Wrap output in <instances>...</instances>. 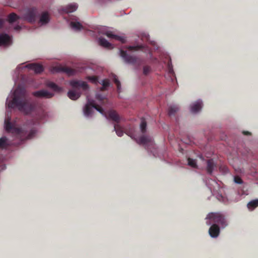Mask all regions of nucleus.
I'll return each mask as SVG.
<instances>
[{
  "mask_svg": "<svg viewBox=\"0 0 258 258\" xmlns=\"http://www.w3.org/2000/svg\"><path fill=\"white\" fill-rule=\"evenodd\" d=\"M6 104L9 108H17L26 114H30L35 107V104L30 101L25 88L21 85L15 90L12 99L8 98Z\"/></svg>",
  "mask_w": 258,
  "mask_h": 258,
  "instance_id": "nucleus-1",
  "label": "nucleus"
},
{
  "mask_svg": "<svg viewBox=\"0 0 258 258\" xmlns=\"http://www.w3.org/2000/svg\"><path fill=\"white\" fill-rule=\"evenodd\" d=\"M5 127L7 132L12 133L15 135L16 138L21 142L33 138L36 133L35 130L32 129L29 133L23 127H16L11 122V117L7 115L5 121Z\"/></svg>",
  "mask_w": 258,
  "mask_h": 258,
  "instance_id": "nucleus-2",
  "label": "nucleus"
},
{
  "mask_svg": "<svg viewBox=\"0 0 258 258\" xmlns=\"http://www.w3.org/2000/svg\"><path fill=\"white\" fill-rule=\"evenodd\" d=\"M72 89L68 92V97L73 100L78 99L81 96L82 92L86 94L89 91V86L86 82H70Z\"/></svg>",
  "mask_w": 258,
  "mask_h": 258,
  "instance_id": "nucleus-3",
  "label": "nucleus"
},
{
  "mask_svg": "<svg viewBox=\"0 0 258 258\" xmlns=\"http://www.w3.org/2000/svg\"><path fill=\"white\" fill-rule=\"evenodd\" d=\"M141 49H143L145 52H148L149 53V57L152 58V54L150 49L148 47L144 46L142 45H132L126 48H121L120 49V54L126 62L128 63H134L135 59L129 56L127 54V52H129L137 51Z\"/></svg>",
  "mask_w": 258,
  "mask_h": 258,
  "instance_id": "nucleus-4",
  "label": "nucleus"
},
{
  "mask_svg": "<svg viewBox=\"0 0 258 258\" xmlns=\"http://www.w3.org/2000/svg\"><path fill=\"white\" fill-rule=\"evenodd\" d=\"M206 219L209 220L207 221V224L211 225L212 224H218L221 228H224L228 225V222L224 215L219 212H211L209 213Z\"/></svg>",
  "mask_w": 258,
  "mask_h": 258,
  "instance_id": "nucleus-5",
  "label": "nucleus"
},
{
  "mask_svg": "<svg viewBox=\"0 0 258 258\" xmlns=\"http://www.w3.org/2000/svg\"><path fill=\"white\" fill-rule=\"evenodd\" d=\"M98 31L99 33L106 35L111 40H117L122 43L125 41V37L123 36L118 35L116 31L112 28L100 26L98 28Z\"/></svg>",
  "mask_w": 258,
  "mask_h": 258,
  "instance_id": "nucleus-6",
  "label": "nucleus"
},
{
  "mask_svg": "<svg viewBox=\"0 0 258 258\" xmlns=\"http://www.w3.org/2000/svg\"><path fill=\"white\" fill-rule=\"evenodd\" d=\"M27 69L29 70L33 71L36 74H39L44 70V67L41 63H21L18 65L16 69V72H19L21 70Z\"/></svg>",
  "mask_w": 258,
  "mask_h": 258,
  "instance_id": "nucleus-7",
  "label": "nucleus"
},
{
  "mask_svg": "<svg viewBox=\"0 0 258 258\" xmlns=\"http://www.w3.org/2000/svg\"><path fill=\"white\" fill-rule=\"evenodd\" d=\"M51 71L53 72H62L68 76H73L77 73L81 72L80 70L74 69L60 63H55L52 64L51 67Z\"/></svg>",
  "mask_w": 258,
  "mask_h": 258,
  "instance_id": "nucleus-8",
  "label": "nucleus"
},
{
  "mask_svg": "<svg viewBox=\"0 0 258 258\" xmlns=\"http://www.w3.org/2000/svg\"><path fill=\"white\" fill-rule=\"evenodd\" d=\"M88 99V103L86 105L84 109V114L86 116H88L92 114V107L96 109L98 111L103 114L104 112L103 109L99 105L96 104L93 100H90L88 98V96L87 95Z\"/></svg>",
  "mask_w": 258,
  "mask_h": 258,
  "instance_id": "nucleus-9",
  "label": "nucleus"
},
{
  "mask_svg": "<svg viewBox=\"0 0 258 258\" xmlns=\"http://www.w3.org/2000/svg\"><path fill=\"white\" fill-rule=\"evenodd\" d=\"M135 140L138 144L145 146L148 149H149V146L154 148L155 146L152 137L149 135H143Z\"/></svg>",
  "mask_w": 258,
  "mask_h": 258,
  "instance_id": "nucleus-10",
  "label": "nucleus"
},
{
  "mask_svg": "<svg viewBox=\"0 0 258 258\" xmlns=\"http://www.w3.org/2000/svg\"><path fill=\"white\" fill-rule=\"evenodd\" d=\"M13 39L11 36L5 33H0V46L8 47L12 45Z\"/></svg>",
  "mask_w": 258,
  "mask_h": 258,
  "instance_id": "nucleus-11",
  "label": "nucleus"
},
{
  "mask_svg": "<svg viewBox=\"0 0 258 258\" xmlns=\"http://www.w3.org/2000/svg\"><path fill=\"white\" fill-rule=\"evenodd\" d=\"M36 14V9H29L25 11L22 18L24 20L27 21L29 22H32L35 20Z\"/></svg>",
  "mask_w": 258,
  "mask_h": 258,
  "instance_id": "nucleus-12",
  "label": "nucleus"
},
{
  "mask_svg": "<svg viewBox=\"0 0 258 258\" xmlns=\"http://www.w3.org/2000/svg\"><path fill=\"white\" fill-rule=\"evenodd\" d=\"M35 97L43 98H51L54 96V93L45 89H42L32 93Z\"/></svg>",
  "mask_w": 258,
  "mask_h": 258,
  "instance_id": "nucleus-13",
  "label": "nucleus"
},
{
  "mask_svg": "<svg viewBox=\"0 0 258 258\" xmlns=\"http://www.w3.org/2000/svg\"><path fill=\"white\" fill-rule=\"evenodd\" d=\"M103 114H104L106 118L108 119H110L115 122L116 123L120 121V118L117 112L113 110H110L107 111V112H103Z\"/></svg>",
  "mask_w": 258,
  "mask_h": 258,
  "instance_id": "nucleus-14",
  "label": "nucleus"
},
{
  "mask_svg": "<svg viewBox=\"0 0 258 258\" xmlns=\"http://www.w3.org/2000/svg\"><path fill=\"white\" fill-rule=\"evenodd\" d=\"M220 227L216 224H213L209 229V233L213 238L217 237L220 234Z\"/></svg>",
  "mask_w": 258,
  "mask_h": 258,
  "instance_id": "nucleus-15",
  "label": "nucleus"
},
{
  "mask_svg": "<svg viewBox=\"0 0 258 258\" xmlns=\"http://www.w3.org/2000/svg\"><path fill=\"white\" fill-rule=\"evenodd\" d=\"M203 107V102L202 100H198L190 105V111L192 113H197L200 111Z\"/></svg>",
  "mask_w": 258,
  "mask_h": 258,
  "instance_id": "nucleus-16",
  "label": "nucleus"
},
{
  "mask_svg": "<svg viewBox=\"0 0 258 258\" xmlns=\"http://www.w3.org/2000/svg\"><path fill=\"white\" fill-rule=\"evenodd\" d=\"M78 7L76 3H71L63 7L62 11L67 13H72L76 11Z\"/></svg>",
  "mask_w": 258,
  "mask_h": 258,
  "instance_id": "nucleus-17",
  "label": "nucleus"
},
{
  "mask_svg": "<svg viewBox=\"0 0 258 258\" xmlns=\"http://www.w3.org/2000/svg\"><path fill=\"white\" fill-rule=\"evenodd\" d=\"M49 15L47 12H43L39 16V24L40 25H44L49 21Z\"/></svg>",
  "mask_w": 258,
  "mask_h": 258,
  "instance_id": "nucleus-18",
  "label": "nucleus"
},
{
  "mask_svg": "<svg viewBox=\"0 0 258 258\" xmlns=\"http://www.w3.org/2000/svg\"><path fill=\"white\" fill-rule=\"evenodd\" d=\"M98 42L101 46L108 49H112L114 47L112 44L108 42L104 38H100L98 39Z\"/></svg>",
  "mask_w": 258,
  "mask_h": 258,
  "instance_id": "nucleus-19",
  "label": "nucleus"
},
{
  "mask_svg": "<svg viewBox=\"0 0 258 258\" xmlns=\"http://www.w3.org/2000/svg\"><path fill=\"white\" fill-rule=\"evenodd\" d=\"M207 171L211 174L213 171L214 168L216 166L214 160L213 159H209L207 161Z\"/></svg>",
  "mask_w": 258,
  "mask_h": 258,
  "instance_id": "nucleus-20",
  "label": "nucleus"
},
{
  "mask_svg": "<svg viewBox=\"0 0 258 258\" xmlns=\"http://www.w3.org/2000/svg\"><path fill=\"white\" fill-rule=\"evenodd\" d=\"M9 143L8 140L6 137H3L0 138V150L7 149L9 146Z\"/></svg>",
  "mask_w": 258,
  "mask_h": 258,
  "instance_id": "nucleus-21",
  "label": "nucleus"
},
{
  "mask_svg": "<svg viewBox=\"0 0 258 258\" xmlns=\"http://www.w3.org/2000/svg\"><path fill=\"white\" fill-rule=\"evenodd\" d=\"M150 43L154 47V49H156V50L159 49V53H160V54H159V57H161V54H163V55H164L165 56H168L167 53L164 52L162 49H160V46L157 44V43L155 41H154V40L150 41Z\"/></svg>",
  "mask_w": 258,
  "mask_h": 258,
  "instance_id": "nucleus-22",
  "label": "nucleus"
},
{
  "mask_svg": "<svg viewBox=\"0 0 258 258\" xmlns=\"http://www.w3.org/2000/svg\"><path fill=\"white\" fill-rule=\"evenodd\" d=\"M47 86L54 92H60L62 91V88L54 83L53 82H49Z\"/></svg>",
  "mask_w": 258,
  "mask_h": 258,
  "instance_id": "nucleus-23",
  "label": "nucleus"
},
{
  "mask_svg": "<svg viewBox=\"0 0 258 258\" xmlns=\"http://www.w3.org/2000/svg\"><path fill=\"white\" fill-rule=\"evenodd\" d=\"M258 207V199L253 200L250 201L247 205V207L249 210H253Z\"/></svg>",
  "mask_w": 258,
  "mask_h": 258,
  "instance_id": "nucleus-24",
  "label": "nucleus"
},
{
  "mask_svg": "<svg viewBox=\"0 0 258 258\" xmlns=\"http://www.w3.org/2000/svg\"><path fill=\"white\" fill-rule=\"evenodd\" d=\"M70 26L75 30H79L82 28L81 24L76 20H72L70 22Z\"/></svg>",
  "mask_w": 258,
  "mask_h": 258,
  "instance_id": "nucleus-25",
  "label": "nucleus"
},
{
  "mask_svg": "<svg viewBox=\"0 0 258 258\" xmlns=\"http://www.w3.org/2000/svg\"><path fill=\"white\" fill-rule=\"evenodd\" d=\"M113 131H115L116 135L119 137H121L123 135V130L118 124H114Z\"/></svg>",
  "mask_w": 258,
  "mask_h": 258,
  "instance_id": "nucleus-26",
  "label": "nucleus"
},
{
  "mask_svg": "<svg viewBox=\"0 0 258 258\" xmlns=\"http://www.w3.org/2000/svg\"><path fill=\"white\" fill-rule=\"evenodd\" d=\"M179 107L177 105H172L169 107L168 114L169 116L174 115L178 110Z\"/></svg>",
  "mask_w": 258,
  "mask_h": 258,
  "instance_id": "nucleus-27",
  "label": "nucleus"
},
{
  "mask_svg": "<svg viewBox=\"0 0 258 258\" xmlns=\"http://www.w3.org/2000/svg\"><path fill=\"white\" fill-rule=\"evenodd\" d=\"M140 130L141 133L143 134H144L147 130V122L146 120L143 118L141 119V122L140 124Z\"/></svg>",
  "mask_w": 258,
  "mask_h": 258,
  "instance_id": "nucleus-28",
  "label": "nucleus"
},
{
  "mask_svg": "<svg viewBox=\"0 0 258 258\" xmlns=\"http://www.w3.org/2000/svg\"><path fill=\"white\" fill-rule=\"evenodd\" d=\"M21 19H23L22 17H20L14 13L11 14L8 17V21L10 23L15 22Z\"/></svg>",
  "mask_w": 258,
  "mask_h": 258,
  "instance_id": "nucleus-29",
  "label": "nucleus"
},
{
  "mask_svg": "<svg viewBox=\"0 0 258 258\" xmlns=\"http://www.w3.org/2000/svg\"><path fill=\"white\" fill-rule=\"evenodd\" d=\"M188 164L193 167V168H197V162H196V160H194L193 159H191L190 158H188Z\"/></svg>",
  "mask_w": 258,
  "mask_h": 258,
  "instance_id": "nucleus-30",
  "label": "nucleus"
},
{
  "mask_svg": "<svg viewBox=\"0 0 258 258\" xmlns=\"http://www.w3.org/2000/svg\"><path fill=\"white\" fill-rule=\"evenodd\" d=\"M101 82L102 83V87L101 88V91L105 90L106 89V88L109 86L110 82L103 81V82Z\"/></svg>",
  "mask_w": 258,
  "mask_h": 258,
  "instance_id": "nucleus-31",
  "label": "nucleus"
},
{
  "mask_svg": "<svg viewBox=\"0 0 258 258\" xmlns=\"http://www.w3.org/2000/svg\"><path fill=\"white\" fill-rule=\"evenodd\" d=\"M234 181L235 183H236L237 184H242L243 183V180H242L241 177H240L238 176H234Z\"/></svg>",
  "mask_w": 258,
  "mask_h": 258,
  "instance_id": "nucleus-32",
  "label": "nucleus"
},
{
  "mask_svg": "<svg viewBox=\"0 0 258 258\" xmlns=\"http://www.w3.org/2000/svg\"><path fill=\"white\" fill-rule=\"evenodd\" d=\"M88 79L89 81H98L99 79H100V78L97 76H89V77H88Z\"/></svg>",
  "mask_w": 258,
  "mask_h": 258,
  "instance_id": "nucleus-33",
  "label": "nucleus"
},
{
  "mask_svg": "<svg viewBox=\"0 0 258 258\" xmlns=\"http://www.w3.org/2000/svg\"><path fill=\"white\" fill-rule=\"evenodd\" d=\"M97 99L100 101H103L104 99V97L100 94H97L96 95Z\"/></svg>",
  "mask_w": 258,
  "mask_h": 258,
  "instance_id": "nucleus-34",
  "label": "nucleus"
},
{
  "mask_svg": "<svg viewBox=\"0 0 258 258\" xmlns=\"http://www.w3.org/2000/svg\"><path fill=\"white\" fill-rule=\"evenodd\" d=\"M150 71V68L149 67H145L144 68L143 72L144 74L147 75Z\"/></svg>",
  "mask_w": 258,
  "mask_h": 258,
  "instance_id": "nucleus-35",
  "label": "nucleus"
},
{
  "mask_svg": "<svg viewBox=\"0 0 258 258\" xmlns=\"http://www.w3.org/2000/svg\"><path fill=\"white\" fill-rule=\"evenodd\" d=\"M114 82L115 83L118 91L119 92L121 87L120 82L117 81Z\"/></svg>",
  "mask_w": 258,
  "mask_h": 258,
  "instance_id": "nucleus-36",
  "label": "nucleus"
},
{
  "mask_svg": "<svg viewBox=\"0 0 258 258\" xmlns=\"http://www.w3.org/2000/svg\"><path fill=\"white\" fill-rule=\"evenodd\" d=\"M143 36L147 39L148 40H150L149 39V35L148 33H144Z\"/></svg>",
  "mask_w": 258,
  "mask_h": 258,
  "instance_id": "nucleus-37",
  "label": "nucleus"
},
{
  "mask_svg": "<svg viewBox=\"0 0 258 258\" xmlns=\"http://www.w3.org/2000/svg\"><path fill=\"white\" fill-rule=\"evenodd\" d=\"M243 134L244 135H246V136H248V135H251V133L248 131H243L242 132Z\"/></svg>",
  "mask_w": 258,
  "mask_h": 258,
  "instance_id": "nucleus-38",
  "label": "nucleus"
},
{
  "mask_svg": "<svg viewBox=\"0 0 258 258\" xmlns=\"http://www.w3.org/2000/svg\"><path fill=\"white\" fill-rule=\"evenodd\" d=\"M113 77H114V78H113L112 81H117V77L116 76H115V75H114Z\"/></svg>",
  "mask_w": 258,
  "mask_h": 258,
  "instance_id": "nucleus-39",
  "label": "nucleus"
},
{
  "mask_svg": "<svg viewBox=\"0 0 258 258\" xmlns=\"http://www.w3.org/2000/svg\"><path fill=\"white\" fill-rule=\"evenodd\" d=\"M3 25V21L0 20V28H1Z\"/></svg>",
  "mask_w": 258,
  "mask_h": 258,
  "instance_id": "nucleus-40",
  "label": "nucleus"
},
{
  "mask_svg": "<svg viewBox=\"0 0 258 258\" xmlns=\"http://www.w3.org/2000/svg\"><path fill=\"white\" fill-rule=\"evenodd\" d=\"M94 83H96L97 82H96V81H94Z\"/></svg>",
  "mask_w": 258,
  "mask_h": 258,
  "instance_id": "nucleus-41",
  "label": "nucleus"
}]
</instances>
